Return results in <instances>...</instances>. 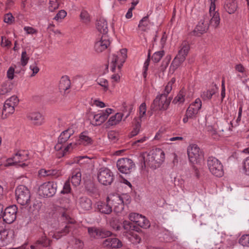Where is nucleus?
Here are the masks:
<instances>
[{
  "mask_svg": "<svg viewBox=\"0 0 249 249\" xmlns=\"http://www.w3.org/2000/svg\"><path fill=\"white\" fill-rule=\"evenodd\" d=\"M239 243L244 247H249V234L243 235L239 240Z\"/></svg>",
  "mask_w": 249,
  "mask_h": 249,
  "instance_id": "obj_39",
  "label": "nucleus"
},
{
  "mask_svg": "<svg viewBox=\"0 0 249 249\" xmlns=\"http://www.w3.org/2000/svg\"><path fill=\"white\" fill-rule=\"evenodd\" d=\"M57 184L53 181H48L41 185L39 188L40 195L43 196L52 197L56 192Z\"/></svg>",
  "mask_w": 249,
  "mask_h": 249,
  "instance_id": "obj_9",
  "label": "nucleus"
},
{
  "mask_svg": "<svg viewBox=\"0 0 249 249\" xmlns=\"http://www.w3.org/2000/svg\"><path fill=\"white\" fill-rule=\"evenodd\" d=\"M16 199L21 205H28L30 202L31 194L28 188L24 185L18 186L15 191Z\"/></svg>",
  "mask_w": 249,
  "mask_h": 249,
  "instance_id": "obj_4",
  "label": "nucleus"
},
{
  "mask_svg": "<svg viewBox=\"0 0 249 249\" xmlns=\"http://www.w3.org/2000/svg\"><path fill=\"white\" fill-rule=\"evenodd\" d=\"M27 118L36 125H40L43 122V117L39 112L30 113L27 115Z\"/></svg>",
  "mask_w": 249,
  "mask_h": 249,
  "instance_id": "obj_24",
  "label": "nucleus"
},
{
  "mask_svg": "<svg viewBox=\"0 0 249 249\" xmlns=\"http://www.w3.org/2000/svg\"><path fill=\"white\" fill-rule=\"evenodd\" d=\"M110 43L108 36L102 35L95 43V51L98 53H101L107 48Z\"/></svg>",
  "mask_w": 249,
  "mask_h": 249,
  "instance_id": "obj_14",
  "label": "nucleus"
},
{
  "mask_svg": "<svg viewBox=\"0 0 249 249\" xmlns=\"http://www.w3.org/2000/svg\"><path fill=\"white\" fill-rule=\"evenodd\" d=\"M38 175L40 177H49L50 178L54 179L61 176V172L56 169H41L38 171Z\"/></svg>",
  "mask_w": 249,
  "mask_h": 249,
  "instance_id": "obj_20",
  "label": "nucleus"
},
{
  "mask_svg": "<svg viewBox=\"0 0 249 249\" xmlns=\"http://www.w3.org/2000/svg\"><path fill=\"white\" fill-rule=\"evenodd\" d=\"M100 229L102 238H107L108 237L111 236L112 235V232L109 230H107L102 227H100Z\"/></svg>",
  "mask_w": 249,
  "mask_h": 249,
  "instance_id": "obj_47",
  "label": "nucleus"
},
{
  "mask_svg": "<svg viewBox=\"0 0 249 249\" xmlns=\"http://www.w3.org/2000/svg\"><path fill=\"white\" fill-rule=\"evenodd\" d=\"M49 10L53 12L59 7V2L58 0H49Z\"/></svg>",
  "mask_w": 249,
  "mask_h": 249,
  "instance_id": "obj_41",
  "label": "nucleus"
},
{
  "mask_svg": "<svg viewBox=\"0 0 249 249\" xmlns=\"http://www.w3.org/2000/svg\"><path fill=\"white\" fill-rule=\"evenodd\" d=\"M123 63H124L121 61V60H119L117 55L113 54L110 58V65L111 71L113 72H114L117 65L118 69L120 70L123 66Z\"/></svg>",
  "mask_w": 249,
  "mask_h": 249,
  "instance_id": "obj_27",
  "label": "nucleus"
},
{
  "mask_svg": "<svg viewBox=\"0 0 249 249\" xmlns=\"http://www.w3.org/2000/svg\"><path fill=\"white\" fill-rule=\"evenodd\" d=\"M184 101V92L183 90H181L178 95L175 98L173 102L176 104L177 103H183Z\"/></svg>",
  "mask_w": 249,
  "mask_h": 249,
  "instance_id": "obj_44",
  "label": "nucleus"
},
{
  "mask_svg": "<svg viewBox=\"0 0 249 249\" xmlns=\"http://www.w3.org/2000/svg\"><path fill=\"white\" fill-rule=\"evenodd\" d=\"M164 54V51L156 52L152 55V60L155 63H158L160 60L161 58L163 57Z\"/></svg>",
  "mask_w": 249,
  "mask_h": 249,
  "instance_id": "obj_40",
  "label": "nucleus"
},
{
  "mask_svg": "<svg viewBox=\"0 0 249 249\" xmlns=\"http://www.w3.org/2000/svg\"><path fill=\"white\" fill-rule=\"evenodd\" d=\"M243 169L247 175H249V157H247L243 162Z\"/></svg>",
  "mask_w": 249,
  "mask_h": 249,
  "instance_id": "obj_53",
  "label": "nucleus"
},
{
  "mask_svg": "<svg viewBox=\"0 0 249 249\" xmlns=\"http://www.w3.org/2000/svg\"><path fill=\"white\" fill-rule=\"evenodd\" d=\"M73 133L74 130L72 128H68L63 131L58 138V143L54 147L55 150L57 151L61 150L62 144L66 142Z\"/></svg>",
  "mask_w": 249,
  "mask_h": 249,
  "instance_id": "obj_16",
  "label": "nucleus"
},
{
  "mask_svg": "<svg viewBox=\"0 0 249 249\" xmlns=\"http://www.w3.org/2000/svg\"><path fill=\"white\" fill-rule=\"evenodd\" d=\"M18 208L16 205H11L7 207L2 213L3 221L7 224L14 222L17 217Z\"/></svg>",
  "mask_w": 249,
  "mask_h": 249,
  "instance_id": "obj_10",
  "label": "nucleus"
},
{
  "mask_svg": "<svg viewBox=\"0 0 249 249\" xmlns=\"http://www.w3.org/2000/svg\"><path fill=\"white\" fill-rule=\"evenodd\" d=\"M29 57L27 54L26 51H24L21 53V64L22 66H25L28 63Z\"/></svg>",
  "mask_w": 249,
  "mask_h": 249,
  "instance_id": "obj_49",
  "label": "nucleus"
},
{
  "mask_svg": "<svg viewBox=\"0 0 249 249\" xmlns=\"http://www.w3.org/2000/svg\"><path fill=\"white\" fill-rule=\"evenodd\" d=\"M1 45L4 47L10 46L11 44V42L8 39H6L5 36H2L1 37Z\"/></svg>",
  "mask_w": 249,
  "mask_h": 249,
  "instance_id": "obj_61",
  "label": "nucleus"
},
{
  "mask_svg": "<svg viewBox=\"0 0 249 249\" xmlns=\"http://www.w3.org/2000/svg\"><path fill=\"white\" fill-rule=\"evenodd\" d=\"M81 174L79 171H74L72 173L71 178V182L73 185L77 186L81 182Z\"/></svg>",
  "mask_w": 249,
  "mask_h": 249,
  "instance_id": "obj_33",
  "label": "nucleus"
},
{
  "mask_svg": "<svg viewBox=\"0 0 249 249\" xmlns=\"http://www.w3.org/2000/svg\"><path fill=\"white\" fill-rule=\"evenodd\" d=\"M71 188L70 186V179H69L64 183L63 189L60 193L62 194H68L71 192Z\"/></svg>",
  "mask_w": 249,
  "mask_h": 249,
  "instance_id": "obj_48",
  "label": "nucleus"
},
{
  "mask_svg": "<svg viewBox=\"0 0 249 249\" xmlns=\"http://www.w3.org/2000/svg\"><path fill=\"white\" fill-rule=\"evenodd\" d=\"M201 106V101L199 98L196 99L195 102L190 105V106H193V108H194L195 110L196 109L197 111L200 109Z\"/></svg>",
  "mask_w": 249,
  "mask_h": 249,
  "instance_id": "obj_50",
  "label": "nucleus"
},
{
  "mask_svg": "<svg viewBox=\"0 0 249 249\" xmlns=\"http://www.w3.org/2000/svg\"><path fill=\"white\" fill-rule=\"evenodd\" d=\"M28 159V153L25 151H19L12 158L7 160L6 166H11L17 163L26 161Z\"/></svg>",
  "mask_w": 249,
  "mask_h": 249,
  "instance_id": "obj_13",
  "label": "nucleus"
},
{
  "mask_svg": "<svg viewBox=\"0 0 249 249\" xmlns=\"http://www.w3.org/2000/svg\"><path fill=\"white\" fill-rule=\"evenodd\" d=\"M76 146V143L74 142H71L67 146H65L63 150L60 152L61 154V157H63L68 153H69L72 149Z\"/></svg>",
  "mask_w": 249,
  "mask_h": 249,
  "instance_id": "obj_35",
  "label": "nucleus"
},
{
  "mask_svg": "<svg viewBox=\"0 0 249 249\" xmlns=\"http://www.w3.org/2000/svg\"><path fill=\"white\" fill-rule=\"evenodd\" d=\"M124 228L126 231H128L131 229H133L134 226H132V224L129 221H125L124 222Z\"/></svg>",
  "mask_w": 249,
  "mask_h": 249,
  "instance_id": "obj_59",
  "label": "nucleus"
},
{
  "mask_svg": "<svg viewBox=\"0 0 249 249\" xmlns=\"http://www.w3.org/2000/svg\"><path fill=\"white\" fill-rule=\"evenodd\" d=\"M102 246L104 247L117 249L122 247L123 245L119 239L110 236L103 241Z\"/></svg>",
  "mask_w": 249,
  "mask_h": 249,
  "instance_id": "obj_19",
  "label": "nucleus"
},
{
  "mask_svg": "<svg viewBox=\"0 0 249 249\" xmlns=\"http://www.w3.org/2000/svg\"><path fill=\"white\" fill-rule=\"evenodd\" d=\"M72 229V226H70V225H67L65 226L63 229L60 231V232H61V234L64 236L68 234Z\"/></svg>",
  "mask_w": 249,
  "mask_h": 249,
  "instance_id": "obj_58",
  "label": "nucleus"
},
{
  "mask_svg": "<svg viewBox=\"0 0 249 249\" xmlns=\"http://www.w3.org/2000/svg\"><path fill=\"white\" fill-rule=\"evenodd\" d=\"M110 226L116 231H119L121 229L120 224L117 217H112L109 220Z\"/></svg>",
  "mask_w": 249,
  "mask_h": 249,
  "instance_id": "obj_37",
  "label": "nucleus"
},
{
  "mask_svg": "<svg viewBox=\"0 0 249 249\" xmlns=\"http://www.w3.org/2000/svg\"><path fill=\"white\" fill-rule=\"evenodd\" d=\"M130 196L126 194L122 196L118 195L113 196L110 197V204L114 206V211L117 213H121L124 209V204L130 203Z\"/></svg>",
  "mask_w": 249,
  "mask_h": 249,
  "instance_id": "obj_3",
  "label": "nucleus"
},
{
  "mask_svg": "<svg viewBox=\"0 0 249 249\" xmlns=\"http://www.w3.org/2000/svg\"><path fill=\"white\" fill-rule=\"evenodd\" d=\"M136 224L142 228L146 229L150 226L149 221L145 218V216L141 215L139 220L136 221Z\"/></svg>",
  "mask_w": 249,
  "mask_h": 249,
  "instance_id": "obj_34",
  "label": "nucleus"
},
{
  "mask_svg": "<svg viewBox=\"0 0 249 249\" xmlns=\"http://www.w3.org/2000/svg\"><path fill=\"white\" fill-rule=\"evenodd\" d=\"M10 85L8 83H3L0 89V95H4L11 90Z\"/></svg>",
  "mask_w": 249,
  "mask_h": 249,
  "instance_id": "obj_42",
  "label": "nucleus"
},
{
  "mask_svg": "<svg viewBox=\"0 0 249 249\" xmlns=\"http://www.w3.org/2000/svg\"><path fill=\"white\" fill-rule=\"evenodd\" d=\"M141 121H139L138 119H135L136 122L135 127L131 132L132 136H136L139 133L140 130V128L141 127Z\"/></svg>",
  "mask_w": 249,
  "mask_h": 249,
  "instance_id": "obj_43",
  "label": "nucleus"
},
{
  "mask_svg": "<svg viewBox=\"0 0 249 249\" xmlns=\"http://www.w3.org/2000/svg\"><path fill=\"white\" fill-rule=\"evenodd\" d=\"M141 158L142 163V169L149 167L155 169L159 167L151 152L149 153L146 152L142 153L141 156Z\"/></svg>",
  "mask_w": 249,
  "mask_h": 249,
  "instance_id": "obj_11",
  "label": "nucleus"
},
{
  "mask_svg": "<svg viewBox=\"0 0 249 249\" xmlns=\"http://www.w3.org/2000/svg\"><path fill=\"white\" fill-rule=\"evenodd\" d=\"M207 166L210 172L216 177H221L224 175L223 165L218 159L210 157L207 160Z\"/></svg>",
  "mask_w": 249,
  "mask_h": 249,
  "instance_id": "obj_5",
  "label": "nucleus"
},
{
  "mask_svg": "<svg viewBox=\"0 0 249 249\" xmlns=\"http://www.w3.org/2000/svg\"><path fill=\"white\" fill-rule=\"evenodd\" d=\"M117 167L119 172L122 174H130L135 165L132 160L126 158L119 159L117 161Z\"/></svg>",
  "mask_w": 249,
  "mask_h": 249,
  "instance_id": "obj_8",
  "label": "nucleus"
},
{
  "mask_svg": "<svg viewBox=\"0 0 249 249\" xmlns=\"http://www.w3.org/2000/svg\"><path fill=\"white\" fill-rule=\"evenodd\" d=\"M151 153L159 167L164 160L165 155L163 151L160 148H156L151 151Z\"/></svg>",
  "mask_w": 249,
  "mask_h": 249,
  "instance_id": "obj_22",
  "label": "nucleus"
},
{
  "mask_svg": "<svg viewBox=\"0 0 249 249\" xmlns=\"http://www.w3.org/2000/svg\"><path fill=\"white\" fill-rule=\"evenodd\" d=\"M217 90L218 88L216 86L213 87L211 89L203 91L201 97L204 100H210Z\"/></svg>",
  "mask_w": 249,
  "mask_h": 249,
  "instance_id": "obj_29",
  "label": "nucleus"
},
{
  "mask_svg": "<svg viewBox=\"0 0 249 249\" xmlns=\"http://www.w3.org/2000/svg\"><path fill=\"white\" fill-rule=\"evenodd\" d=\"M146 111V106L145 103H142L139 107V112H140V116L138 119H137L139 121H142V118L143 117V116L145 114Z\"/></svg>",
  "mask_w": 249,
  "mask_h": 249,
  "instance_id": "obj_46",
  "label": "nucleus"
},
{
  "mask_svg": "<svg viewBox=\"0 0 249 249\" xmlns=\"http://www.w3.org/2000/svg\"><path fill=\"white\" fill-rule=\"evenodd\" d=\"M80 17L82 19L84 20L85 22L89 21V14L86 12H82L80 14Z\"/></svg>",
  "mask_w": 249,
  "mask_h": 249,
  "instance_id": "obj_60",
  "label": "nucleus"
},
{
  "mask_svg": "<svg viewBox=\"0 0 249 249\" xmlns=\"http://www.w3.org/2000/svg\"><path fill=\"white\" fill-rule=\"evenodd\" d=\"M209 28L208 21L201 20L197 25L195 29L190 33L192 36H200L202 34L206 32Z\"/></svg>",
  "mask_w": 249,
  "mask_h": 249,
  "instance_id": "obj_17",
  "label": "nucleus"
},
{
  "mask_svg": "<svg viewBox=\"0 0 249 249\" xmlns=\"http://www.w3.org/2000/svg\"><path fill=\"white\" fill-rule=\"evenodd\" d=\"M110 202V197H107V202H99L97 203V210L101 213L108 214L112 212V206Z\"/></svg>",
  "mask_w": 249,
  "mask_h": 249,
  "instance_id": "obj_21",
  "label": "nucleus"
},
{
  "mask_svg": "<svg viewBox=\"0 0 249 249\" xmlns=\"http://www.w3.org/2000/svg\"><path fill=\"white\" fill-rule=\"evenodd\" d=\"M96 28L102 35H107L108 27L107 21L104 18H100L97 20Z\"/></svg>",
  "mask_w": 249,
  "mask_h": 249,
  "instance_id": "obj_23",
  "label": "nucleus"
},
{
  "mask_svg": "<svg viewBox=\"0 0 249 249\" xmlns=\"http://www.w3.org/2000/svg\"><path fill=\"white\" fill-rule=\"evenodd\" d=\"M67 15V13L65 10H61L54 17L53 19L58 21L64 18Z\"/></svg>",
  "mask_w": 249,
  "mask_h": 249,
  "instance_id": "obj_51",
  "label": "nucleus"
},
{
  "mask_svg": "<svg viewBox=\"0 0 249 249\" xmlns=\"http://www.w3.org/2000/svg\"><path fill=\"white\" fill-rule=\"evenodd\" d=\"M224 7L229 14H231L236 11L237 4L235 0H228Z\"/></svg>",
  "mask_w": 249,
  "mask_h": 249,
  "instance_id": "obj_28",
  "label": "nucleus"
},
{
  "mask_svg": "<svg viewBox=\"0 0 249 249\" xmlns=\"http://www.w3.org/2000/svg\"><path fill=\"white\" fill-rule=\"evenodd\" d=\"M51 241L49 240L46 236L41 237L38 240L35 246H31V249H39V246L47 247L50 245Z\"/></svg>",
  "mask_w": 249,
  "mask_h": 249,
  "instance_id": "obj_25",
  "label": "nucleus"
},
{
  "mask_svg": "<svg viewBox=\"0 0 249 249\" xmlns=\"http://www.w3.org/2000/svg\"><path fill=\"white\" fill-rule=\"evenodd\" d=\"M108 137L109 139H110L111 141H112L114 142H115L117 140L116 134L115 132H114L113 131L109 132L108 133Z\"/></svg>",
  "mask_w": 249,
  "mask_h": 249,
  "instance_id": "obj_64",
  "label": "nucleus"
},
{
  "mask_svg": "<svg viewBox=\"0 0 249 249\" xmlns=\"http://www.w3.org/2000/svg\"><path fill=\"white\" fill-rule=\"evenodd\" d=\"M100 227H91L88 228V233L91 237L96 239Z\"/></svg>",
  "mask_w": 249,
  "mask_h": 249,
  "instance_id": "obj_38",
  "label": "nucleus"
},
{
  "mask_svg": "<svg viewBox=\"0 0 249 249\" xmlns=\"http://www.w3.org/2000/svg\"><path fill=\"white\" fill-rule=\"evenodd\" d=\"M92 201L87 196H81L77 201V206L82 211H88L92 208Z\"/></svg>",
  "mask_w": 249,
  "mask_h": 249,
  "instance_id": "obj_18",
  "label": "nucleus"
},
{
  "mask_svg": "<svg viewBox=\"0 0 249 249\" xmlns=\"http://www.w3.org/2000/svg\"><path fill=\"white\" fill-rule=\"evenodd\" d=\"M97 178L101 184L105 186L109 185L114 180V175L108 168L103 167L98 171Z\"/></svg>",
  "mask_w": 249,
  "mask_h": 249,
  "instance_id": "obj_7",
  "label": "nucleus"
},
{
  "mask_svg": "<svg viewBox=\"0 0 249 249\" xmlns=\"http://www.w3.org/2000/svg\"><path fill=\"white\" fill-rule=\"evenodd\" d=\"M30 68L33 71V73L31 74V76H34L39 71V68L36 65V64L31 65Z\"/></svg>",
  "mask_w": 249,
  "mask_h": 249,
  "instance_id": "obj_63",
  "label": "nucleus"
},
{
  "mask_svg": "<svg viewBox=\"0 0 249 249\" xmlns=\"http://www.w3.org/2000/svg\"><path fill=\"white\" fill-rule=\"evenodd\" d=\"M91 161V159L87 156L76 157L73 159V162L78 163L80 165L89 164Z\"/></svg>",
  "mask_w": 249,
  "mask_h": 249,
  "instance_id": "obj_30",
  "label": "nucleus"
},
{
  "mask_svg": "<svg viewBox=\"0 0 249 249\" xmlns=\"http://www.w3.org/2000/svg\"><path fill=\"white\" fill-rule=\"evenodd\" d=\"M172 89V83H168L167 85L166 86L164 91L162 94H165L166 95V97H168V94L170 93V92L171 91Z\"/></svg>",
  "mask_w": 249,
  "mask_h": 249,
  "instance_id": "obj_62",
  "label": "nucleus"
},
{
  "mask_svg": "<svg viewBox=\"0 0 249 249\" xmlns=\"http://www.w3.org/2000/svg\"><path fill=\"white\" fill-rule=\"evenodd\" d=\"M98 84L104 88V90L107 91L108 89V82L107 80L103 78L98 79Z\"/></svg>",
  "mask_w": 249,
  "mask_h": 249,
  "instance_id": "obj_52",
  "label": "nucleus"
},
{
  "mask_svg": "<svg viewBox=\"0 0 249 249\" xmlns=\"http://www.w3.org/2000/svg\"><path fill=\"white\" fill-rule=\"evenodd\" d=\"M190 50V46L188 42L183 41L180 47L177 56L173 59L170 66L171 69L175 71L185 60Z\"/></svg>",
  "mask_w": 249,
  "mask_h": 249,
  "instance_id": "obj_2",
  "label": "nucleus"
},
{
  "mask_svg": "<svg viewBox=\"0 0 249 249\" xmlns=\"http://www.w3.org/2000/svg\"><path fill=\"white\" fill-rule=\"evenodd\" d=\"M172 98L170 97H166L165 94H161L157 96L151 105L150 111V115L154 111L166 110L168 108Z\"/></svg>",
  "mask_w": 249,
  "mask_h": 249,
  "instance_id": "obj_1",
  "label": "nucleus"
},
{
  "mask_svg": "<svg viewBox=\"0 0 249 249\" xmlns=\"http://www.w3.org/2000/svg\"><path fill=\"white\" fill-rule=\"evenodd\" d=\"M80 141L84 145L90 144L92 142L91 139L86 135V132L82 133L79 137Z\"/></svg>",
  "mask_w": 249,
  "mask_h": 249,
  "instance_id": "obj_36",
  "label": "nucleus"
},
{
  "mask_svg": "<svg viewBox=\"0 0 249 249\" xmlns=\"http://www.w3.org/2000/svg\"><path fill=\"white\" fill-rule=\"evenodd\" d=\"M112 109L107 108L105 111L95 114L93 116L91 124L93 125H99L103 124L107 118L108 116L112 113Z\"/></svg>",
  "mask_w": 249,
  "mask_h": 249,
  "instance_id": "obj_15",
  "label": "nucleus"
},
{
  "mask_svg": "<svg viewBox=\"0 0 249 249\" xmlns=\"http://www.w3.org/2000/svg\"><path fill=\"white\" fill-rule=\"evenodd\" d=\"M18 102L19 100L16 96H12L7 99L3 105L2 114H5V115L7 116L13 113L15 111V107L18 105Z\"/></svg>",
  "mask_w": 249,
  "mask_h": 249,
  "instance_id": "obj_12",
  "label": "nucleus"
},
{
  "mask_svg": "<svg viewBox=\"0 0 249 249\" xmlns=\"http://www.w3.org/2000/svg\"><path fill=\"white\" fill-rule=\"evenodd\" d=\"M210 20L209 21V25H211L214 28H217L219 24L220 18L218 12H214L212 14Z\"/></svg>",
  "mask_w": 249,
  "mask_h": 249,
  "instance_id": "obj_31",
  "label": "nucleus"
},
{
  "mask_svg": "<svg viewBox=\"0 0 249 249\" xmlns=\"http://www.w3.org/2000/svg\"><path fill=\"white\" fill-rule=\"evenodd\" d=\"M198 112L194 108H193V106H189L186 111V113L187 114L188 117H190V118H194Z\"/></svg>",
  "mask_w": 249,
  "mask_h": 249,
  "instance_id": "obj_45",
  "label": "nucleus"
},
{
  "mask_svg": "<svg viewBox=\"0 0 249 249\" xmlns=\"http://www.w3.org/2000/svg\"><path fill=\"white\" fill-rule=\"evenodd\" d=\"M189 160L192 164H197L203 159V153L196 144H190L187 148Z\"/></svg>",
  "mask_w": 249,
  "mask_h": 249,
  "instance_id": "obj_6",
  "label": "nucleus"
},
{
  "mask_svg": "<svg viewBox=\"0 0 249 249\" xmlns=\"http://www.w3.org/2000/svg\"><path fill=\"white\" fill-rule=\"evenodd\" d=\"M149 21L148 16L143 17L139 22L138 25L139 28L143 31H145L149 28Z\"/></svg>",
  "mask_w": 249,
  "mask_h": 249,
  "instance_id": "obj_32",
  "label": "nucleus"
},
{
  "mask_svg": "<svg viewBox=\"0 0 249 249\" xmlns=\"http://www.w3.org/2000/svg\"><path fill=\"white\" fill-rule=\"evenodd\" d=\"M13 19L14 17L12 16V14L8 13L6 14L4 16V21L5 23L11 24L12 23Z\"/></svg>",
  "mask_w": 249,
  "mask_h": 249,
  "instance_id": "obj_57",
  "label": "nucleus"
},
{
  "mask_svg": "<svg viewBox=\"0 0 249 249\" xmlns=\"http://www.w3.org/2000/svg\"><path fill=\"white\" fill-rule=\"evenodd\" d=\"M127 50L126 49H123L120 50L121 55L118 57L119 60H121L123 63H124L127 57Z\"/></svg>",
  "mask_w": 249,
  "mask_h": 249,
  "instance_id": "obj_55",
  "label": "nucleus"
},
{
  "mask_svg": "<svg viewBox=\"0 0 249 249\" xmlns=\"http://www.w3.org/2000/svg\"><path fill=\"white\" fill-rule=\"evenodd\" d=\"M71 87V81L68 76H62L60 81L59 85V89L61 92L62 91H66L70 89Z\"/></svg>",
  "mask_w": 249,
  "mask_h": 249,
  "instance_id": "obj_26",
  "label": "nucleus"
},
{
  "mask_svg": "<svg viewBox=\"0 0 249 249\" xmlns=\"http://www.w3.org/2000/svg\"><path fill=\"white\" fill-rule=\"evenodd\" d=\"M15 68L10 67L7 71V77L10 80H12L14 77Z\"/></svg>",
  "mask_w": 249,
  "mask_h": 249,
  "instance_id": "obj_56",
  "label": "nucleus"
},
{
  "mask_svg": "<svg viewBox=\"0 0 249 249\" xmlns=\"http://www.w3.org/2000/svg\"><path fill=\"white\" fill-rule=\"evenodd\" d=\"M141 215V214L137 213H131L129 215V218L131 221L136 223V221L139 220Z\"/></svg>",
  "mask_w": 249,
  "mask_h": 249,
  "instance_id": "obj_54",
  "label": "nucleus"
}]
</instances>
